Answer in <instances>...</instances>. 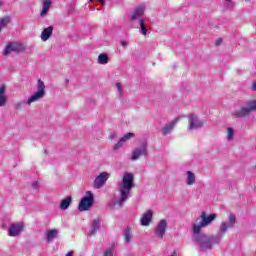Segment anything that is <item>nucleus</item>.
Here are the masks:
<instances>
[{
	"instance_id": "1",
	"label": "nucleus",
	"mask_w": 256,
	"mask_h": 256,
	"mask_svg": "<svg viewBox=\"0 0 256 256\" xmlns=\"http://www.w3.org/2000/svg\"><path fill=\"white\" fill-rule=\"evenodd\" d=\"M215 219H217L216 214L207 215V212H202L192 224V241L198 245L201 251H211L213 245H219L221 239L225 237V233H227L229 229H233L235 223H237L235 214H229L228 222H221L216 236L201 233L202 229L209 227Z\"/></svg>"
},
{
	"instance_id": "2",
	"label": "nucleus",
	"mask_w": 256,
	"mask_h": 256,
	"mask_svg": "<svg viewBox=\"0 0 256 256\" xmlns=\"http://www.w3.org/2000/svg\"><path fill=\"white\" fill-rule=\"evenodd\" d=\"M135 187V176L133 173L126 172L122 177V182L118 184V193H120L119 201L113 200L110 203V207L113 209L115 205L123 207V203L129 199L131 191Z\"/></svg>"
},
{
	"instance_id": "3",
	"label": "nucleus",
	"mask_w": 256,
	"mask_h": 256,
	"mask_svg": "<svg viewBox=\"0 0 256 256\" xmlns=\"http://www.w3.org/2000/svg\"><path fill=\"white\" fill-rule=\"evenodd\" d=\"M37 91L31 95L27 101H20L16 102L14 104V109L16 111H20V109H23L24 105H31L32 103H37V101H40V99H43L45 97V82H43L41 79L37 82Z\"/></svg>"
},
{
	"instance_id": "4",
	"label": "nucleus",
	"mask_w": 256,
	"mask_h": 256,
	"mask_svg": "<svg viewBox=\"0 0 256 256\" xmlns=\"http://www.w3.org/2000/svg\"><path fill=\"white\" fill-rule=\"evenodd\" d=\"M256 111V99H251L240 105L239 109H235L232 112L234 119H247L251 116V113Z\"/></svg>"
},
{
	"instance_id": "5",
	"label": "nucleus",
	"mask_w": 256,
	"mask_h": 256,
	"mask_svg": "<svg viewBox=\"0 0 256 256\" xmlns=\"http://www.w3.org/2000/svg\"><path fill=\"white\" fill-rule=\"evenodd\" d=\"M149 155V142L147 140H143L140 142L138 148H135L131 154V161H138L141 157H147Z\"/></svg>"
},
{
	"instance_id": "6",
	"label": "nucleus",
	"mask_w": 256,
	"mask_h": 256,
	"mask_svg": "<svg viewBox=\"0 0 256 256\" xmlns=\"http://www.w3.org/2000/svg\"><path fill=\"white\" fill-rule=\"evenodd\" d=\"M93 203H95V196L93 192L87 191L85 196L81 199L78 209L79 211H89L91 207H93Z\"/></svg>"
},
{
	"instance_id": "7",
	"label": "nucleus",
	"mask_w": 256,
	"mask_h": 256,
	"mask_svg": "<svg viewBox=\"0 0 256 256\" xmlns=\"http://www.w3.org/2000/svg\"><path fill=\"white\" fill-rule=\"evenodd\" d=\"M203 125V120L199 119V116L193 113L188 115V131H197V129H201Z\"/></svg>"
},
{
	"instance_id": "8",
	"label": "nucleus",
	"mask_w": 256,
	"mask_h": 256,
	"mask_svg": "<svg viewBox=\"0 0 256 256\" xmlns=\"http://www.w3.org/2000/svg\"><path fill=\"white\" fill-rule=\"evenodd\" d=\"M24 229H25L24 223L22 222L12 223L8 228V235L9 237H19V235L23 233Z\"/></svg>"
},
{
	"instance_id": "9",
	"label": "nucleus",
	"mask_w": 256,
	"mask_h": 256,
	"mask_svg": "<svg viewBox=\"0 0 256 256\" xmlns=\"http://www.w3.org/2000/svg\"><path fill=\"white\" fill-rule=\"evenodd\" d=\"M109 177L111 175L109 172H101L94 180L93 182V188L94 189H101L102 187H105V183L109 180Z\"/></svg>"
},
{
	"instance_id": "10",
	"label": "nucleus",
	"mask_w": 256,
	"mask_h": 256,
	"mask_svg": "<svg viewBox=\"0 0 256 256\" xmlns=\"http://www.w3.org/2000/svg\"><path fill=\"white\" fill-rule=\"evenodd\" d=\"M165 233H167V220L162 219L156 225L154 235L157 239H163V237H165Z\"/></svg>"
},
{
	"instance_id": "11",
	"label": "nucleus",
	"mask_w": 256,
	"mask_h": 256,
	"mask_svg": "<svg viewBox=\"0 0 256 256\" xmlns=\"http://www.w3.org/2000/svg\"><path fill=\"white\" fill-rule=\"evenodd\" d=\"M179 121H181V116L173 119L172 121L164 125L162 128V135H164V137L167 135H171V133H173V129H175Z\"/></svg>"
},
{
	"instance_id": "12",
	"label": "nucleus",
	"mask_w": 256,
	"mask_h": 256,
	"mask_svg": "<svg viewBox=\"0 0 256 256\" xmlns=\"http://www.w3.org/2000/svg\"><path fill=\"white\" fill-rule=\"evenodd\" d=\"M100 229H101V219L99 218L93 219L90 224L88 237H95V235H97V231H99Z\"/></svg>"
},
{
	"instance_id": "13",
	"label": "nucleus",
	"mask_w": 256,
	"mask_h": 256,
	"mask_svg": "<svg viewBox=\"0 0 256 256\" xmlns=\"http://www.w3.org/2000/svg\"><path fill=\"white\" fill-rule=\"evenodd\" d=\"M133 137H135V133L133 132H128L127 134H125L122 138H120V140L113 146L114 151H119V149H121V147H123L125 145V143H127V141H129V139H133Z\"/></svg>"
},
{
	"instance_id": "14",
	"label": "nucleus",
	"mask_w": 256,
	"mask_h": 256,
	"mask_svg": "<svg viewBox=\"0 0 256 256\" xmlns=\"http://www.w3.org/2000/svg\"><path fill=\"white\" fill-rule=\"evenodd\" d=\"M153 221V211L147 210L140 218V224L142 227H149Z\"/></svg>"
},
{
	"instance_id": "15",
	"label": "nucleus",
	"mask_w": 256,
	"mask_h": 256,
	"mask_svg": "<svg viewBox=\"0 0 256 256\" xmlns=\"http://www.w3.org/2000/svg\"><path fill=\"white\" fill-rule=\"evenodd\" d=\"M57 237H59L58 229H49L45 232L46 243H53Z\"/></svg>"
},
{
	"instance_id": "16",
	"label": "nucleus",
	"mask_w": 256,
	"mask_h": 256,
	"mask_svg": "<svg viewBox=\"0 0 256 256\" xmlns=\"http://www.w3.org/2000/svg\"><path fill=\"white\" fill-rule=\"evenodd\" d=\"M53 35V26L45 28L41 33V41H49L50 37Z\"/></svg>"
},
{
	"instance_id": "17",
	"label": "nucleus",
	"mask_w": 256,
	"mask_h": 256,
	"mask_svg": "<svg viewBox=\"0 0 256 256\" xmlns=\"http://www.w3.org/2000/svg\"><path fill=\"white\" fill-rule=\"evenodd\" d=\"M52 2L51 0H44L42 3V11L40 12V17H46L49 9H51Z\"/></svg>"
},
{
	"instance_id": "18",
	"label": "nucleus",
	"mask_w": 256,
	"mask_h": 256,
	"mask_svg": "<svg viewBox=\"0 0 256 256\" xmlns=\"http://www.w3.org/2000/svg\"><path fill=\"white\" fill-rule=\"evenodd\" d=\"M196 181H197V178L195 176V173H193L191 171H187L186 172V185L191 187V185H195Z\"/></svg>"
},
{
	"instance_id": "19",
	"label": "nucleus",
	"mask_w": 256,
	"mask_h": 256,
	"mask_svg": "<svg viewBox=\"0 0 256 256\" xmlns=\"http://www.w3.org/2000/svg\"><path fill=\"white\" fill-rule=\"evenodd\" d=\"M73 202V198L71 196L66 197L63 199L60 203V209L62 211H66V209H69V205Z\"/></svg>"
},
{
	"instance_id": "20",
	"label": "nucleus",
	"mask_w": 256,
	"mask_h": 256,
	"mask_svg": "<svg viewBox=\"0 0 256 256\" xmlns=\"http://www.w3.org/2000/svg\"><path fill=\"white\" fill-rule=\"evenodd\" d=\"M143 13H145L143 7L136 8L132 13L131 20L137 21V19H139L143 15Z\"/></svg>"
},
{
	"instance_id": "21",
	"label": "nucleus",
	"mask_w": 256,
	"mask_h": 256,
	"mask_svg": "<svg viewBox=\"0 0 256 256\" xmlns=\"http://www.w3.org/2000/svg\"><path fill=\"white\" fill-rule=\"evenodd\" d=\"M13 51H19V46L17 44H8L4 50V55H9Z\"/></svg>"
},
{
	"instance_id": "22",
	"label": "nucleus",
	"mask_w": 256,
	"mask_h": 256,
	"mask_svg": "<svg viewBox=\"0 0 256 256\" xmlns=\"http://www.w3.org/2000/svg\"><path fill=\"white\" fill-rule=\"evenodd\" d=\"M98 63L100 65H107V63H109V56H107V54H100L98 56Z\"/></svg>"
},
{
	"instance_id": "23",
	"label": "nucleus",
	"mask_w": 256,
	"mask_h": 256,
	"mask_svg": "<svg viewBox=\"0 0 256 256\" xmlns=\"http://www.w3.org/2000/svg\"><path fill=\"white\" fill-rule=\"evenodd\" d=\"M131 237H132L131 228H125L124 230L125 243H131Z\"/></svg>"
},
{
	"instance_id": "24",
	"label": "nucleus",
	"mask_w": 256,
	"mask_h": 256,
	"mask_svg": "<svg viewBox=\"0 0 256 256\" xmlns=\"http://www.w3.org/2000/svg\"><path fill=\"white\" fill-rule=\"evenodd\" d=\"M9 23H11V18H9L8 16L0 19V31H2L3 27H7Z\"/></svg>"
},
{
	"instance_id": "25",
	"label": "nucleus",
	"mask_w": 256,
	"mask_h": 256,
	"mask_svg": "<svg viewBox=\"0 0 256 256\" xmlns=\"http://www.w3.org/2000/svg\"><path fill=\"white\" fill-rule=\"evenodd\" d=\"M139 25H140V31H141L142 35L146 36L147 35V27L145 26V20L140 19Z\"/></svg>"
},
{
	"instance_id": "26",
	"label": "nucleus",
	"mask_w": 256,
	"mask_h": 256,
	"mask_svg": "<svg viewBox=\"0 0 256 256\" xmlns=\"http://www.w3.org/2000/svg\"><path fill=\"white\" fill-rule=\"evenodd\" d=\"M233 137H235V130L231 127L227 128V141H233Z\"/></svg>"
},
{
	"instance_id": "27",
	"label": "nucleus",
	"mask_w": 256,
	"mask_h": 256,
	"mask_svg": "<svg viewBox=\"0 0 256 256\" xmlns=\"http://www.w3.org/2000/svg\"><path fill=\"white\" fill-rule=\"evenodd\" d=\"M113 253H115V248L110 247L105 250L104 256H113Z\"/></svg>"
},
{
	"instance_id": "28",
	"label": "nucleus",
	"mask_w": 256,
	"mask_h": 256,
	"mask_svg": "<svg viewBox=\"0 0 256 256\" xmlns=\"http://www.w3.org/2000/svg\"><path fill=\"white\" fill-rule=\"evenodd\" d=\"M6 104H7V96L0 95V107H5Z\"/></svg>"
},
{
	"instance_id": "29",
	"label": "nucleus",
	"mask_w": 256,
	"mask_h": 256,
	"mask_svg": "<svg viewBox=\"0 0 256 256\" xmlns=\"http://www.w3.org/2000/svg\"><path fill=\"white\" fill-rule=\"evenodd\" d=\"M115 87L118 90L119 95H123V86L121 85V83L117 82L115 84Z\"/></svg>"
},
{
	"instance_id": "30",
	"label": "nucleus",
	"mask_w": 256,
	"mask_h": 256,
	"mask_svg": "<svg viewBox=\"0 0 256 256\" xmlns=\"http://www.w3.org/2000/svg\"><path fill=\"white\" fill-rule=\"evenodd\" d=\"M120 45H121L122 47H128L129 41H127V40H121V41H120Z\"/></svg>"
},
{
	"instance_id": "31",
	"label": "nucleus",
	"mask_w": 256,
	"mask_h": 256,
	"mask_svg": "<svg viewBox=\"0 0 256 256\" xmlns=\"http://www.w3.org/2000/svg\"><path fill=\"white\" fill-rule=\"evenodd\" d=\"M226 3H227V7H228L229 9H231V8L233 7V1H231V0H226Z\"/></svg>"
},
{
	"instance_id": "32",
	"label": "nucleus",
	"mask_w": 256,
	"mask_h": 256,
	"mask_svg": "<svg viewBox=\"0 0 256 256\" xmlns=\"http://www.w3.org/2000/svg\"><path fill=\"white\" fill-rule=\"evenodd\" d=\"M5 85L0 86V95H5Z\"/></svg>"
},
{
	"instance_id": "33",
	"label": "nucleus",
	"mask_w": 256,
	"mask_h": 256,
	"mask_svg": "<svg viewBox=\"0 0 256 256\" xmlns=\"http://www.w3.org/2000/svg\"><path fill=\"white\" fill-rule=\"evenodd\" d=\"M32 187L33 189H39V182L38 181L33 182Z\"/></svg>"
},
{
	"instance_id": "34",
	"label": "nucleus",
	"mask_w": 256,
	"mask_h": 256,
	"mask_svg": "<svg viewBox=\"0 0 256 256\" xmlns=\"http://www.w3.org/2000/svg\"><path fill=\"white\" fill-rule=\"evenodd\" d=\"M109 139H111V140L117 139V134H115V133L110 134Z\"/></svg>"
},
{
	"instance_id": "35",
	"label": "nucleus",
	"mask_w": 256,
	"mask_h": 256,
	"mask_svg": "<svg viewBox=\"0 0 256 256\" xmlns=\"http://www.w3.org/2000/svg\"><path fill=\"white\" fill-rule=\"evenodd\" d=\"M251 89H252V91H255V92H256V82H253V83H252Z\"/></svg>"
},
{
	"instance_id": "36",
	"label": "nucleus",
	"mask_w": 256,
	"mask_h": 256,
	"mask_svg": "<svg viewBox=\"0 0 256 256\" xmlns=\"http://www.w3.org/2000/svg\"><path fill=\"white\" fill-rule=\"evenodd\" d=\"M221 43H223V39L219 38L216 42V45L219 46Z\"/></svg>"
},
{
	"instance_id": "37",
	"label": "nucleus",
	"mask_w": 256,
	"mask_h": 256,
	"mask_svg": "<svg viewBox=\"0 0 256 256\" xmlns=\"http://www.w3.org/2000/svg\"><path fill=\"white\" fill-rule=\"evenodd\" d=\"M101 5H105V0H98Z\"/></svg>"
},
{
	"instance_id": "38",
	"label": "nucleus",
	"mask_w": 256,
	"mask_h": 256,
	"mask_svg": "<svg viewBox=\"0 0 256 256\" xmlns=\"http://www.w3.org/2000/svg\"><path fill=\"white\" fill-rule=\"evenodd\" d=\"M0 7H1V2H0Z\"/></svg>"
}]
</instances>
